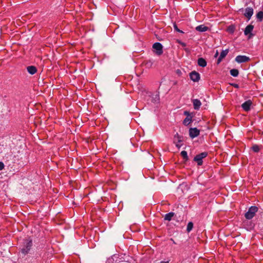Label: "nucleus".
<instances>
[{
	"label": "nucleus",
	"mask_w": 263,
	"mask_h": 263,
	"mask_svg": "<svg viewBox=\"0 0 263 263\" xmlns=\"http://www.w3.org/2000/svg\"><path fill=\"white\" fill-rule=\"evenodd\" d=\"M256 18L258 22H261L263 20V11H259L256 14Z\"/></svg>",
	"instance_id": "obj_20"
},
{
	"label": "nucleus",
	"mask_w": 263,
	"mask_h": 263,
	"mask_svg": "<svg viewBox=\"0 0 263 263\" xmlns=\"http://www.w3.org/2000/svg\"><path fill=\"white\" fill-rule=\"evenodd\" d=\"M151 97L152 98L151 101L152 103L154 104H158L159 103L160 97L159 93L158 92L152 94Z\"/></svg>",
	"instance_id": "obj_11"
},
{
	"label": "nucleus",
	"mask_w": 263,
	"mask_h": 263,
	"mask_svg": "<svg viewBox=\"0 0 263 263\" xmlns=\"http://www.w3.org/2000/svg\"><path fill=\"white\" fill-rule=\"evenodd\" d=\"M228 52H229V49H226L224 50H222V51L220 53V56L219 57V58L217 59V64H219L221 62L222 59L223 58H224L226 57V55L228 54Z\"/></svg>",
	"instance_id": "obj_13"
},
{
	"label": "nucleus",
	"mask_w": 263,
	"mask_h": 263,
	"mask_svg": "<svg viewBox=\"0 0 263 263\" xmlns=\"http://www.w3.org/2000/svg\"><path fill=\"white\" fill-rule=\"evenodd\" d=\"M235 61L238 63H246L249 62L251 59L246 55H237L235 59Z\"/></svg>",
	"instance_id": "obj_4"
},
{
	"label": "nucleus",
	"mask_w": 263,
	"mask_h": 263,
	"mask_svg": "<svg viewBox=\"0 0 263 263\" xmlns=\"http://www.w3.org/2000/svg\"><path fill=\"white\" fill-rule=\"evenodd\" d=\"M252 104V102L250 100H249L242 104L241 107L245 111H248L250 110Z\"/></svg>",
	"instance_id": "obj_10"
},
{
	"label": "nucleus",
	"mask_w": 263,
	"mask_h": 263,
	"mask_svg": "<svg viewBox=\"0 0 263 263\" xmlns=\"http://www.w3.org/2000/svg\"><path fill=\"white\" fill-rule=\"evenodd\" d=\"M230 74L231 76L236 77L238 76L239 71L237 69H232L230 70Z\"/></svg>",
	"instance_id": "obj_21"
},
{
	"label": "nucleus",
	"mask_w": 263,
	"mask_h": 263,
	"mask_svg": "<svg viewBox=\"0 0 263 263\" xmlns=\"http://www.w3.org/2000/svg\"><path fill=\"white\" fill-rule=\"evenodd\" d=\"M252 148L253 151L256 153L258 152L260 150L259 147L257 145H253L252 146Z\"/></svg>",
	"instance_id": "obj_24"
},
{
	"label": "nucleus",
	"mask_w": 263,
	"mask_h": 263,
	"mask_svg": "<svg viewBox=\"0 0 263 263\" xmlns=\"http://www.w3.org/2000/svg\"><path fill=\"white\" fill-rule=\"evenodd\" d=\"M162 263H168V261H166V262H162Z\"/></svg>",
	"instance_id": "obj_31"
},
{
	"label": "nucleus",
	"mask_w": 263,
	"mask_h": 263,
	"mask_svg": "<svg viewBox=\"0 0 263 263\" xmlns=\"http://www.w3.org/2000/svg\"><path fill=\"white\" fill-rule=\"evenodd\" d=\"M218 55V51L217 50L215 54V55L214 57L216 58L217 57V56Z\"/></svg>",
	"instance_id": "obj_30"
},
{
	"label": "nucleus",
	"mask_w": 263,
	"mask_h": 263,
	"mask_svg": "<svg viewBox=\"0 0 263 263\" xmlns=\"http://www.w3.org/2000/svg\"><path fill=\"white\" fill-rule=\"evenodd\" d=\"M175 213L173 212H170L167 214H166L164 216V220L167 221H171L172 220V217L174 216Z\"/></svg>",
	"instance_id": "obj_19"
},
{
	"label": "nucleus",
	"mask_w": 263,
	"mask_h": 263,
	"mask_svg": "<svg viewBox=\"0 0 263 263\" xmlns=\"http://www.w3.org/2000/svg\"><path fill=\"white\" fill-rule=\"evenodd\" d=\"M190 79L195 82H198L200 78V74L195 71H192L190 74Z\"/></svg>",
	"instance_id": "obj_9"
},
{
	"label": "nucleus",
	"mask_w": 263,
	"mask_h": 263,
	"mask_svg": "<svg viewBox=\"0 0 263 263\" xmlns=\"http://www.w3.org/2000/svg\"><path fill=\"white\" fill-rule=\"evenodd\" d=\"M208 156V153L206 152H202L197 155L194 158V161L197 163L198 165L201 166L203 164L202 159Z\"/></svg>",
	"instance_id": "obj_3"
},
{
	"label": "nucleus",
	"mask_w": 263,
	"mask_h": 263,
	"mask_svg": "<svg viewBox=\"0 0 263 263\" xmlns=\"http://www.w3.org/2000/svg\"><path fill=\"white\" fill-rule=\"evenodd\" d=\"M183 141V137L182 136L179 135L178 133H177L174 136V142L176 143V146L178 148H180L182 146L181 142Z\"/></svg>",
	"instance_id": "obj_6"
},
{
	"label": "nucleus",
	"mask_w": 263,
	"mask_h": 263,
	"mask_svg": "<svg viewBox=\"0 0 263 263\" xmlns=\"http://www.w3.org/2000/svg\"><path fill=\"white\" fill-rule=\"evenodd\" d=\"M192 101L193 104L194 108L195 110H199L201 105L200 101L197 99H195L192 100Z\"/></svg>",
	"instance_id": "obj_14"
},
{
	"label": "nucleus",
	"mask_w": 263,
	"mask_h": 263,
	"mask_svg": "<svg viewBox=\"0 0 263 263\" xmlns=\"http://www.w3.org/2000/svg\"><path fill=\"white\" fill-rule=\"evenodd\" d=\"M192 118L193 117H186L183 121V124L185 126L189 125L192 122Z\"/></svg>",
	"instance_id": "obj_18"
},
{
	"label": "nucleus",
	"mask_w": 263,
	"mask_h": 263,
	"mask_svg": "<svg viewBox=\"0 0 263 263\" xmlns=\"http://www.w3.org/2000/svg\"><path fill=\"white\" fill-rule=\"evenodd\" d=\"M27 71L31 74H35L37 71L36 67L34 66H29L27 67Z\"/></svg>",
	"instance_id": "obj_17"
},
{
	"label": "nucleus",
	"mask_w": 263,
	"mask_h": 263,
	"mask_svg": "<svg viewBox=\"0 0 263 263\" xmlns=\"http://www.w3.org/2000/svg\"><path fill=\"white\" fill-rule=\"evenodd\" d=\"M254 28V26L252 25H248L244 31V34L246 35H249V39L251 38L253 36V34L252 33V31H253Z\"/></svg>",
	"instance_id": "obj_8"
},
{
	"label": "nucleus",
	"mask_w": 263,
	"mask_h": 263,
	"mask_svg": "<svg viewBox=\"0 0 263 263\" xmlns=\"http://www.w3.org/2000/svg\"><path fill=\"white\" fill-rule=\"evenodd\" d=\"M153 48L156 50L157 54L160 55L163 53V46L160 43L157 42L153 44Z\"/></svg>",
	"instance_id": "obj_5"
},
{
	"label": "nucleus",
	"mask_w": 263,
	"mask_h": 263,
	"mask_svg": "<svg viewBox=\"0 0 263 263\" xmlns=\"http://www.w3.org/2000/svg\"><path fill=\"white\" fill-rule=\"evenodd\" d=\"M258 208L255 206H252L248 211L245 214V216L247 219H251L255 216V213L257 212Z\"/></svg>",
	"instance_id": "obj_2"
},
{
	"label": "nucleus",
	"mask_w": 263,
	"mask_h": 263,
	"mask_svg": "<svg viewBox=\"0 0 263 263\" xmlns=\"http://www.w3.org/2000/svg\"><path fill=\"white\" fill-rule=\"evenodd\" d=\"M235 30V27L233 26H230L228 28V31L231 33H233Z\"/></svg>",
	"instance_id": "obj_26"
},
{
	"label": "nucleus",
	"mask_w": 263,
	"mask_h": 263,
	"mask_svg": "<svg viewBox=\"0 0 263 263\" xmlns=\"http://www.w3.org/2000/svg\"><path fill=\"white\" fill-rule=\"evenodd\" d=\"M198 65L202 67H204L206 66L207 62L204 59L200 58L198 59Z\"/></svg>",
	"instance_id": "obj_16"
},
{
	"label": "nucleus",
	"mask_w": 263,
	"mask_h": 263,
	"mask_svg": "<svg viewBox=\"0 0 263 263\" xmlns=\"http://www.w3.org/2000/svg\"><path fill=\"white\" fill-rule=\"evenodd\" d=\"M181 156L183 158V159L185 161H187L189 159L187 153L186 151H183L180 153Z\"/></svg>",
	"instance_id": "obj_22"
},
{
	"label": "nucleus",
	"mask_w": 263,
	"mask_h": 263,
	"mask_svg": "<svg viewBox=\"0 0 263 263\" xmlns=\"http://www.w3.org/2000/svg\"><path fill=\"white\" fill-rule=\"evenodd\" d=\"M173 26H174V30H175V31H177V32H178L181 33H184V32H183V31H182V30H180V29L178 28V27H177V25L176 24V23H174V24Z\"/></svg>",
	"instance_id": "obj_25"
},
{
	"label": "nucleus",
	"mask_w": 263,
	"mask_h": 263,
	"mask_svg": "<svg viewBox=\"0 0 263 263\" xmlns=\"http://www.w3.org/2000/svg\"><path fill=\"white\" fill-rule=\"evenodd\" d=\"M232 85L235 88H238L239 87L238 85L237 84H233Z\"/></svg>",
	"instance_id": "obj_29"
},
{
	"label": "nucleus",
	"mask_w": 263,
	"mask_h": 263,
	"mask_svg": "<svg viewBox=\"0 0 263 263\" xmlns=\"http://www.w3.org/2000/svg\"><path fill=\"white\" fill-rule=\"evenodd\" d=\"M184 115H185L186 117H193L189 111L186 110L184 111Z\"/></svg>",
	"instance_id": "obj_27"
},
{
	"label": "nucleus",
	"mask_w": 263,
	"mask_h": 263,
	"mask_svg": "<svg viewBox=\"0 0 263 263\" xmlns=\"http://www.w3.org/2000/svg\"><path fill=\"white\" fill-rule=\"evenodd\" d=\"M196 30L199 32H205L209 30V27L204 25H200L196 27Z\"/></svg>",
	"instance_id": "obj_15"
},
{
	"label": "nucleus",
	"mask_w": 263,
	"mask_h": 263,
	"mask_svg": "<svg viewBox=\"0 0 263 263\" xmlns=\"http://www.w3.org/2000/svg\"><path fill=\"white\" fill-rule=\"evenodd\" d=\"M4 168V164L2 162H0V171Z\"/></svg>",
	"instance_id": "obj_28"
},
{
	"label": "nucleus",
	"mask_w": 263,
	"mask_h": 263,
	"mask_svg": "<svg viewBox=\"0 0 263 263\" xmlns=\"http://www.w3.org/2000/svg\"><path fill=\"white\" fill-rule=\"evenodd\" d=\"M32 246V241L31 239H25L24 242V246L21 249V252L24 255L27 254L30 250Z\"/></svg>",
	"instance_id": "obj_1"
},
{
	"label": "nucleus",
	"mask_w": 263,
	"mask_h": 263,
	"mask_svg": "<svg viewBox=\"0 0 263 263\" xmlns=\"http://www.w3.org/2000/svg\"><path fill=\"white\" fill-rule=\"evenodd\" d=\"M193 228V223L192 222H189L187 225L186 231L190 232Z\"/></svg>",
	"instance_id": "obj_23"
},
{
	"label": "nucleus",
	"mask_w": 263,
	"mask_h": 263,
	"mask_svg": "<svg viewBox=\"0 0 263 263\" xmlns=\"http://www.w3.org/2000/svg\"><path fill=\"white\" fill-rule=\"evenodd\" d=\"M199 134L200 130L197 128H191L189 130L190 137L192 139L198 136Z\"/></svg>",
	"instance_id": "obj_7"
},
{
	"label": "nucleus",
	"mask_w": 263,
	"mask_h": 263,
	"mask_svg": "<svg viewBox=\"0 0 263 263\" xmlns=\"http://www.w3.org/2000/svg\"><path fill=\"white\" fill-rule=\"evenodd\" d=\"M253 14V9L251 7H247L245 9L244 15L249 20Z\"/></svg>",
	"instance_id": "obj_12"
}]
</instances>
